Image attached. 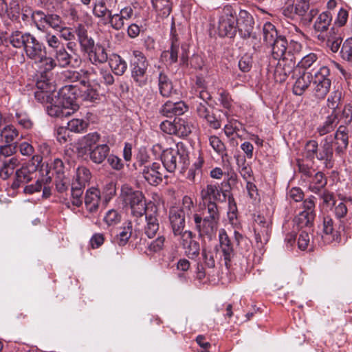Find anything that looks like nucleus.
<instances>
[{
	"instance_id": "obj_32",
	"label": "nucleus",
	"mask_w": 352,
	"mask_h": 352,
	"mask_svg": "<svg viewBox=\"0 0 352 352\" xmlns=\"http://www.w3.org/2000/svg\"><path fill=\"white\" fill-rule=\"evenodd\" d=\"M348 129L345 126L341 125L334 135L333 145L336 151L340 154L344 152L349 144Z\"/></svg>"
},
{
	"instance_id": "obj_64",
	"label": "nucleus",
	"mask_w": 352,
	"mask_h": 352,
	"mask_svg": "<svg viewBox=\"0 0 352 352\" xmlns=\"http://www.w3.org/2000/svg\"><path fill=\"white\" fill-rule=\"evenodd\" d=\"M104 219L109 226H111L119 223L121 217L117 210H110L107 212Z\"/></svg>"
},
{
	"instance_id": "obj_14",
	"label": "nucleus",
	"mask_w": 352,
	"mask_h": 352,
	"mask_svg": "<svg viewBox=\"0 0 352 352\" xmlns=\"http://www.w3.org/2000/svg\"><path fill=\"white\" fill-rule=\"evenodd\" d=\"M153 75H157L156 82L160 94L164 98L171 97L176 94L173 82L164 69L159 65H154Z\"/></svg>"
},
{
	"instance_id": "obj_31",
	"label": "nucleus",
	"mask_w": 352,
	"mask_h": 352,
	"mask_svg": "<svg viewBox=\"0 0 352 352\" xmlns=\"http://www.w3.org/2000/svg\"><path fill=\"white\" fill-rule=\"evenodd\" d=\"M100 202V192L98 188H89L85 196L86 210L90 213H96L98 210Z\"/></svg>"
},
{
	"instance_id": "obj_39",
	"label": "nucleus",
	"mask_w": 352,
	"mask_h": 352,
	"mask_svg": "<svg viewBox=\"0 0 352 352\" xmlns=\"http://www.w3.org/2000/svg\"><path fill=\"white\" fill-rule=\"evenodd\" d=\"M234 237L241 254H243V256H247L252 248V242L250 240L236 230L234 232Z\"/></svg>"
},
{
	"instance_id": "obj_8",
	"label": "nucleus",
	"mask_w": 352,
	"mask_h": 352,
	"mask_svg": "<svg viewBox=\"0 0 352 352\" xmlns=\"http://www.w3.org/2000/svg\"><path fill=\"white\" fill-rule=\"evenodd\" d=\"M160 128L164 133L168 135L186 138L191 133L193 125L188 120L175 118L173 122L168 120L162 122Z\"/></svg>"
},
{
	"instance_id": "obj_38",
	"label": "nucleus",
	"mask_w": 352,
	"mask_h": 352,
	"mask_svg": "<svg viewBox=\"0 0 352 352\" xmlns=\"http://www.w3.org/2000/svg\"><path fill=\"white\" fill-rule=\"evenodd\" d=\"M219 224L220 212L217 203L203 204V217Z\"/></svg>"
},
{
	"instance_id": "obj_22",
	"label": "nucleus",
	"mask_w": 352,
	"mask_h": 352,
	"mask_svg": "<svg viewBox=\"0 0 352 352\" xmlns=\"http://www.w3.org/2000/svg\"><path fill=\"white\" fill-rule=\"evenodd\" d=\"M254 231L256 243L261 245L266 243L271 232L270 222L264 217L258 215L254 219Z\"/></svg>"
},
{
	"instance_id": "obj_62",
	"label": "nucleus",
	"mask_w": 352,
	"mask_h": 352,
	"mask_svg": "<svg viewBox=\"0 0 352 352\" xmlns=\"http://www.w3.org/2000/svg\"><path fill=\"white\" fill-rule=\"evenodd\" d=\"M204 121L213 129H219L221 128V120L216 116L213 110L210 111L204 119Z\"/></svg>"
},
{
	"instance_id": "obj_9",
	"label": "nucleus",
	"mask_w": 352,
	"mask_h": 352,
	"mask_svg": "<svg viewBox=\"0 0 352 352\" xmlns=\"http://www.w3.org/2000/svg\"><path fill=\"white\" fill-rule=\"evenodd\" d=\"M41 162L42 157L40 155H34L32 157V160L28 164L16 170L15 179L11 187L13 189H17L22 184L30 182L33 179L34 174Z\"/></svg>"
},
{
	"instance_id": "obj_10",
	"label": "nucleus",
	"mask_w": 352,
	"mask_h": 352,
	"mask_svg": "<svg viewBox=\"0 0 352 352\" xmlns=\"http://www.w3.org/2000/svg\"><path fill=\"white\" fill-rule=\"evenodd\" d=\"M302 47L301 43L294 38L291 39L289 43H287L286 63L283 64V67H282L283 76L280 77L279 80L280 81L285 80L286 76L297 70L296 69L294 70V69L299 59L298 56L302 50Z\"/></svg>"
},
{
	"instance_id": "obj_33",
	"label": "nucleus",
	"mask_w": 352,
	"mask_h": 352,
	"mask_svg": "<svg viewBox=\"0 0 352 352\" xmlns=\"http://www.w3.org/2000/svg\"><path fill=\"white\" fill-rule=\"evenodd\" d=\"M309 1L310 0H297L295 7L289 6L283 10V14L285 16L292 18V12L300 16H305L309 10Z\"/></svg>"
},
{
	"instance_id": "obj_55",
	"label": "nucleus",
	"mask_w": 352,
	"mask_h": 352,
	"mask_svg": "<svg viewBox=\"0 0 352 352\" xmlns=\"http://www.w3.org/2000/svg\"><path fill=\"white\" fill-rule=\"evenodd\" d=\"M340 55L352 66V38H347L342 44Z\"/></svg>"
},
{
	"instance_id": "obj_21",
	"label": "nucleus",
	"mask_w": 352,
	"mask_h": 352,
	"mask_svg": "<svg viewBox=\"0 0 352 352\" xmlns=\"http://www.w3.org/2000/svg\"><path fill=\"white\" fill-rule=\"evenodd\" d=\"M115 139L113 135L104 137L102 143L96 146L90 152L89 157L96 164H101L108 157L110 151L109 145H113Z\"/></svg>"
},
{
	"instance_id": "obj_5",
	"label": "nucleus",
	"mask_w": 352,
	"mask_h": 352,
	"mask_svg": "<svg viewBox=\"0 0 352 352\" xmlns=\"http://www.w3.org/2000/svg\"><path fill=\"white\" fill-rule=\"evenodd\" d=\"M120 197L126 205L130 206L133 216L142 217L145 214L146 206L142 192L124 185L121 188Z\"/></svg>"
},
{
	"instance_id": "obj_49",
	"label": "nucleus",
	"mask_w": 352,
	"mask_h": 352,
	"mask_svg": "<svg viewBox=\"0 0 352 352\" xmlns=\"http://www.w3.org/2000/svg\"><path fill=\"white\" fill-rule=\"evenodd\" d=\"M34 61L39 64V69L43 72H50L57 65L54 58L46 55V51L41 54L40 59Z\"/></svg>"
},
{
	"instance_id": "obj_7",
	"label": "nucleus",
	"mask_w": 352,
	"mask_h": 352,
	"mask_svg": "<svg viewBox=\"0 0 352 352\" xmlns=\"http://www.w3.org/2000/svg\"><path fill=\"white\" fill-rule=\"evenodd\" d=\"M31 17L36 28L42 32H45L49 28L54 30L60 29L63 21L60 15L56 13H45L42 10L32 12Z\"/></svg>"
},
{
	"instance_id": "obj_41",
	"label": "nucleus",
	"mask_w": 352,
	"mask_h": 352,
	"mask_svg": "<svg viewBox=\"0 0 352 352\" xmlns=\"http://www.w3.org/2000/svg\"><path fill=\"white\" fill-rule=\"evenodd\" d=\"M100 140V135L97 132L89 133L83 136L80 142L79 145L81 149L89 152L93 149V146L96 144Z\"/></svg>"
},
{
	"instance_id": "obj_52",
	"label": "nucleus",
	"mask_w": 352,
	"mask_h": 352,
	"mask_svg": "<svg viewBox=\"0 0 352 352\" xmlns=\"http://www.w3.org/2000/svg\"><path fill=\"white\" fill-rule=\"evenodd\" d=\"M89 126V121L82 118H74L67 122L68 130L75 133H82Z\"/></svg>"
},
{
	"instance_id": "obj_35",
	"label": "nucleus",
	"mask_w": 352,
	"mask_h": 352,
	"mask_svg": "<svg viewBox=\"0 0 352 352\" xmlns=\"http://www.w3.org/2000/svg\"><path fill=\"white\" fill-rule=\"evenodd\" d=\"M109 64L113 72L117 76H122L127 69L126 62L119 55L112 54L109 58Z\"/></svg>"
},
{
	"instance_id": "obj_3",
	"label": "nucleus",
	"mask_w": 352,
	"mask_h": 352,
	"mask_svg": "<svg viewBox=\"0 0 352 352\" xmlns=\"http://www.w3.org/2000/svg\"><path fill=\"white\" fill-rule=\"evenodd\" d=\"M161 160L164 168L169 173H173L177 168L184 170L189 164L188 152L183 148H167L163 151Z\"/></svg>"
},
{
	"instance_id": "obj_6",
	"label": "nucleus",
	"mask_w": 352,
	"mask_h": 352,
	"mask_svg": "<svg viewBox=\"0 0 352 352\" xmlns=\"http://www.w3.org/2000/svg\"><path fill=\"white\" fill-rule=\"evenodd\" d=\"M237 16L236 12L232 6L223 7L219 19L218 34L221 37L233 38L236 34Z\"/></svg>"
},
{
	"instance_id": "obj_19",
	"label": "nucleus",
	"mask_w": 352,
	"mask_h": 352,
	"mask_svg": "<svg viewBox=\"0 0 352 352\" xmlns=\"http://www.w3.org/2000/svg\"><path fill=\"white\" fill-rule=\"evenodd\" d=\"M254 19L246 10H241L237 18L236 32L243 38H250L253 34Z\"/></svg>"
},
{
	"instance_id": "obj_63",
	"label": "nucleus",
	"mask_w": 352,
	"mask_h": 352,
	"mask_svg": "<svg viewBox=\"0 0 352 352\" xmlns=\"http://www.w3.org/2000/svg\"><path fill=\"white\" fill-rule=\"evenodd\" d=\"M16 118L17 122L22 127L29 129H31L33 126V122L30 120L28 115L24 113H16Z\"/></svg>"
},
{
	"instance_id": "obj_46",
	"label": "nucleus",
	"mask_w": 352,
	"mask_h": 352,
	"mask_svg": "<svg viewBox=\"0 0 352 352\" xmlns=\"http://www.w3.org/2000/svg\"><path fill=\"white\" fill-rule=\"evenodd\" d=\"M209 144L213 150L219 155L222 160L227 159L228 155L225 144L217 135H211L209 137Z\"/></svg>"
},
{
	"instance_id": "obj_4",
	"label": "nucleus",
	"mask_w": 352,
	"mask_h": 352,
	"mask_svg": "<svg viewBox=\"0 0 352 352\" xmlns=\"http://www.w3.org/2000/svg\"><path fill=\"white\" fill-rule=\"evenodd\" d=\"M133 57L130 63L131 78L137 86L143 87L148 82V61L145 55L139 50L133 52Z\"/></svg>"
},
{
	"instance_id": "obj_58",
	"label": "nucleus",
	"mask_w": 352,
	"mask_h": 352,
	"mask_svg": "<svg viewBox=\"0 0 352 352\" xmlns=\"http://www.w3.org/2000/svg\"><path fill=\"white\" fill-rule=\"evenodd\" d=\"M181 212L186 217H190L192 214L194 210V204L192 198L188 196H184L182 199V206H178Z\"/></svg>"
},
{
	"instance_id": "obj_54",
	"label": "nucleus",
	"mask_w": 352,
	"mask_h": 352,
	"mask_svg": "<svg viewBox=\"0 0 352 352\" xmlns=\"http://www.w3.org/2000/svg\"><path fill=\"white\" fill-rule=\"evenodd\" d=\"M228 218L229 219L230 223L232 225L237 224V214L238 209L236 203L235 199L232 195H229L228 198Z\"/></svg>"
},
{
	"instance_id": "obj_11",
	"label": "nucleus",
	"mask_w": 352,
	"mask_h": 352,
	"mask_svg": "<svg viewBox=\"0 0 352 352\" xmlns=\"http://www.w3.org/2000/svg\"><path fill=\"white\" fill-rule=\"evenodd\" d=\"M314 199V197H310L304 200L303 210L294 218V222L298 228H311L316 216Z\"/></svg>"
},
{
	"instance_id": "obj_20",
	"label": "nucleus",
	"mask_w": 352,
	"mask_h": 352,
	"mask_svg": "<svg viewBox=\"0 0 352 352\" xmlns=\"http://www.w3.org/2000/svg\"><path fill=\"white\" fill-rule=\"evenodd\" d=\"M201 198L203 204L224 202L226 195L217 184H208L201 190Z\"/></svg>"
},
{
	"instance_id": "obj_60",
	"label": "nucleus",
	"mask_w": 352,
	"mask_h": 352,
	"mask_svg": "<svg viewBox=\"0 0 352 352\" xmlns=\"http://www.w3.org/2000/svg\"><path fill=\"white\" fill-rule=\"evenodd\" d=\"M111 12L112 10L107 9L106 3L103 0L96 3L93 9L94 14L98 18H104L107 15L108 16L109 15V12Z\"/></svg>"
},
{
	"instance_id": "obj_1",
	"label": "nucleus",
	"mask_w": 352,
	"mask_h": 352,
	"mask_svg": "<svg viewBox=\"0 0 352 352\" xmlns=\"http://www.w3.org/2000/svg\"><path fill=\"white\" fill-rule=\"evenodd\" d=\"M8 41L14 47L23 48L26 56L32 60L40 59L46 51L44 44L30 32L14 31L9 35Z\"/></svg>"
},
{
	"instance_id": "obj_57",
	"label": "nucleus",
	"mask_w": 352,
	"mask_h": 352,
	"mask_svg": "<svg viewBox=\"0 0 352 352\" xmlns=\"http://www.w3.org/2000/svg\"><path fill=\"white\" fill-rule=\"evenodd\" d=\"M44 41L49 47L54 50L55 51L63 46L59 38L50 32H46L44 36Z\"/></svg>"
},
{
	"instance_id": "obj_18",
	"label": "nucleus",
	"mask_w": 352,
	"mask_h": 352,
	"mask_svg": "<svg viewBox=\"0 0 352 352\" xmlns=\"http://www.w3.org/2000/svg\"><path fill=\"white\" fill-rule=\"evenodd\" d=\"M77 89L72 85L62 87L57 94V100L61 105L73 111V113L78 109L75 102Z\"/></svg>"
},
{
	"instance_id": "obj_13",
	"label": "nucleus",
	"mask_w": 352,
	"mask_h": 352,
	"mask_svg": "<svg viewBox=\"0 0 352 352\" xmlns=\"http://www.w3.org/2000/svg\"><path fill=\"white\" fill-rule=\"evenodd\" d=\"M147 157H142L140 160V166L142 175L148 184L153 186H157L162 182L164 175V169L160 164L153 162L151 164L144 165Z\"/></svg>"
},
{
	"instance_id": "obj_48",
	"label": "nucleus",
	"mask_w": 352,
	"mask_h": 352,
	"mask_svg": "<svg viewBox=\"0 0 352 352\" xmlns=\"http://www.w3.org/2000/svg\"><path fill=\"white\" fill-rule=\"evenodd\" d=\"M263 41L271 45L279 38L275 26L270 22L265 23L263 27Z\"/></svg>"
},
{
	"instance_id": "obj_44",
	"label": "nucleus",
	"mask_w": 352,
	"mask_h": 352,
	"mask_svg": "<svg viewBox=\"0 0 352 352\" xmlns=\"http://www.w3.org/2000/svg\"><path fill=\"white\" fill-rule=\"evenodd\" d=\"M91 80V79L89 80ZM82 87L80 89V98L82 100L87 102H95L99 98V94L96 89H94L90 84V81L87 85H81Z\"/></svg>"
},
{
	"instance_id": "obj_42",
	"label": "nucleus",
	"mask_w": 352,
	"mask_h": 352,
	"mask_svg": "<svg viewBox=\"0 0 352 352\" xmlns=\"http://www.w3.org/2000/svg\"><path fill=\"white\" fill-rule=\"evenodd\" d=\"M91 177V175L89 170L85 166H80L76 169V175L72 184H76L78 186L85 187Z\"/></svg>"
},
{
	"instance_id": "obj_12",
	"label": "nucleus",
	"mask_w": 352,
	"mask_h": 352,
	"mask_svg": "<svg viewBox=\"0 0 352 352\" xmlns=\"http://www.w3.org/2000/svg\"><path fill=\"white\" fill-rule=\"evenodd\" d=\"M218 238L219 245L215 247L217 254H219L220 256L223 257L225 265L228 268L235 254L233 243L225 229L221 228L219 230Z\"/></svg>"
},
{
	"instance_id": "obj_43",
	"label": "nucleus",
	"mask_w": 352,
	"mask_h": 352,
	"mask_svg": "<svg viewBox=\"0 0 352 352\" xmlns=\"http://www.w3.org/2000/svg\"><path fill=\"white\" fill-rule=\"evenodd\" d=\"M19 164L17 158L13 157L3 162L0 168V177L3 179H8L13 173L16 167Z\"/></svg>"
},
{
	"instance_id": "obj_27",
	"label": "nucleus",
	"mask_w": 352,
	"mask_h": 352,
	"mask_svg": "<svg viewBox=\"0 0 352 352\" xmlns=\"http://www.w3.org/2000/svg\"><path fill=\"white\" fill-rule=\"evenodd\" d=\"M96 74L94 68L90 69L67 70L63 74L65 79L72 82H78L81 85H87L91 76Z\"/></svg>"
},
{
	"instance_id": "obj_34",
	"label": "nucleus",
	"mask_w": 352,
	"mask_h": 352,
	"mask_svg": "<svg viewBox=\"0 0 352 352\" xmlns=\"http://www.w3.org/2000/svg\"><path fill=\"white\" fill-rule=\"evenodd\" d=\"M312 79L313 76L310 72H303L295 82L293 87L294 94L297 96H301L309 87Z\"/></svg>"
},
{
	"instance_id": "obj_17",
	"label": "nucleus",
	"mask_w": 352,
	"mask_h": 352,
	"mask_svg": "<svg viewBox=\"0 0 352 352\" xmlns=\"http://www.w3.org/2000/svg\"><path fill=\"white\" fill-rule=\"evenodd\" d=\"M330 69L327 66H323L315 73L314 83L316 85V91L318 97L326 96L330 88Z\"/></svg>"
},
{
	"instance_id": "obj_23",
	"label": "nucleus",
	"mask_w": 352,
	"mask_h": 352,
	"mask_svg": "<svg viewBox=\"0 0 352 352\" xmlns=\"http://www.w3.org/2000/svg\"><path fill=\"white\" fill-rule=\"evenodd\" d=\"M196 230L200 237L207 236L210 239L216 233L218 223L206 219L197 214L193 215Z\"/></svg>"
},
{
	"instance_id": "obj_47",
	"label": "nucleus",
	"mask_w": 352,
	"mask_h": 352,
	"mask_svg": "<svg viewBox=\"0 0 352 352\" xmlns=\"http://www.w3.org/2000/svg\"><path fill=\"white\" fill-rule=\"evenodd\" d=\"M73 57L65 50V47H60L56 51L55 60L61 67H67L71 65Z\"/></svg>"
},
{
	"instance_id": "obj_51",
	"label": "nucleus",
	"mask_w": 352,
	"mask_h": 352,
	"mask_svg": "<svg viewBox=\"0 0 352 352\" xmlns=\"http://www.w3.org/2000/svg\"><path fill=\"white\" fill-rule=\"evenodd\" d=\"M133 226L131 222L126 223L122 230L116 235V243L120 246L125 245L132 234Z\"/></svg>"
},
{
	"instance_id": "obj_56",
	"label": "nucleus",
	"mask_w": 352,
	"mask_h": 352,
	"mask_svg": "<svg viewBox=\"0 0 352 352\" xmlns=\"http://www.w3.org/2000/svg\"><path fill=\"white\" fill-rule=\"evenodd\" d=\"M317 57L316 55L314 53H310L305 56H303L300 61H298V64H296V68L297 70L296 72H293L296 73L297 71L299 74H300V68L307 69L310 67L314 63L316 60Z\"/></svg>"
},
{
	"instance_id": "obj_26",
	"label": "nucleus",
	"mask_w": 352,
	"mask_h": 352,
	"mask_svg": "<svg viewBox=\"0 0 352 352\" xmlns=\"http://www.w3.org/2000/svg\"><path fill=\"white\" fill-rule=\"evenodd\" d=\"M188 109V107L183 101L173 102L166 101L161 106L159 113L166 118H172L183 115Z\"/></svg>"
},
{
	"instance_id": "obj_24",
	"label": "nucleus",
	"mask_w": 352,
	"mask_h": 352,
	"mask_svg": "<svg viewBox=\"0 0 352 352\" xmlns=\"http://www.w3.org/2000/svg\"><path fill=\"white\" fill-rule=\"evenodd\" d=\"M327 183V179L325 178L322 173H317L312 182V188L316 192L320 193V196L322 199V203L320 204L321 210L322 212H328L329 202L330 201V195L327 190L322 189L325 186Z\"/></svg>"
},
{
	"instance_id": "obj_15",
	"label": "nucleus",
	"mask_w": 352,
	"mask_h": 352,
	"mask_svg": "<svg viewBox=\"0 0 352 352\" xmlns=\"http://www.w3.org/2000/svg\"><path fill=\"white\" fill-rule=\"evenodd\" d=\"M133 14V8L131 6H127L120 9L118 12L113 13V11L109 12L104 23L108 24L112 29L118 31L124 28L126 21L131 19Z\"/></svg>"
},
{
	"instance_id": "obj_45",
	"label": "nucleus",
	"mask_w": 352,
	"mask_h": 352,
	"mask_svg": "<svg viewBox=\"0 0 352 352\" xmlns=\"http://www.w3.org/2000/svg\"><path fill=\"white\" fill-rule=\"evenodd\" d=\"M236 164L240 175L245 182L254 180V176L252 166L246 162L245 159H238Z\"/></svg>"
},
{
	"instance_id": "obj_37",
	"label": "nucleus",
	"mask_w": 352,
	"mask_h": 352,
	"mask_svg": "<svg viewBox=\"0 0 352 352\" xmlns=\"http://www.w3.org/2000/svg\"><path fill=\"white\" fill-rule=\"evenodd\" d=\"M146 224L144 228V232L148 238H153L160 229L159 221L155 215L150 214L145 216Z\"/></svg>"
},
{
	"instance_id": "obj_2",
	"label": "nucleus",
	"mask_w": 352,
	"mask_h": 352,
	"mask_svg": "<svg viewBox=\"0 0 352 352\" xmlns=\"http://www.w3.org/2000/svg\"><path fill=\"white\" fill-rule=\"evenodd\" d=\"M171 28L170 32V47L168 50H164L161 54L163 60L167 62L169 65H173L177 62L178 58H180L181 64H187L188 58V45L186 43L180 44L179 37L175 33V30Z\"/></svg>"
},
{
	"instance_id": "obj_30",
	"label": "nucleus",
	"mask_w": 352,
	"mask_h": 352,
	"mask_svg": "<svg viewBox=\"0 0 352 352\" xmlns=\"http://www.w3.org/2000/svg\"><path fill=\"white\" fill-rule=\"evenodd\" d=\"M169 220L173 234L181 233V230L185 227L184 214L181 212L179 206H172L169 210Z\"/></svg>"
},
{
	"instance_id": "obj_25",
	"label": "nucleus",
	"mask_w": 352,
	"mask_h": 352,
	"mask_svg": "<svg viewBox=\"0 0 352 352\" xmlns=\"http://www.w3.org/2000/svg\"><path fill=\"white\" fill-rule=\"evenodd\" d=\"M74 32L77 36L80 52L87 54L96 45L94 39L88 35L87 30L83 24H77L74 27Z\"/></svg>"
},
{
	"instance_id": "obj_36",
	"label": "nucleus",
	"mask_w": 352,
	"mask_h": 352,
	"mask_svg": "<svg viewBox=\"0 0 352 352\" xmlns=\"http://www.w3.org/2000/svg\"><path fill=\"white\" fill-rule=\"evenodd\" d=\"M152 5L157 16L161 18H167L172 11L170 0H152Z\"/></svg>"
},
{
	"instance_id": "obj_53",
	"label": "nucleus",
	"mask_w": 352,
	"mask_h": 352,
	"mask_svg": "<svg viewBox=\"0 0 352 352\" xmlns=\"http://www.w3.org/2000/svg\"><path fill=\"white\" fill-rule=\"evenodd\" d=\"M85 188L72 184L71 201L73 206L80 207L82 205V194Z\"/></svg>"
},
{
	"instance_id": "obj_29",
	"label": "nucleus",
	"mask_w": 352,
	"mask_h": 352,
	"mask_svg": "<svg viewBox=\"0 0 352 352\" xmlns=\"http://www.w3.org/2000/svg\"><path fill=\"white\" fill-rule=\"evenodd\" d=\"M86 55L88 60L94 65L104 64L109 60L107 49L99 43H96Z\"/></svg>"
},
{
	"instance_id": "obj_50",
	"label": "nucleus",
	"mask_w": 352,
	"mask_h": 352,
	"mask_svg": "<svg viewBox=\"0 0 352 352\" xmlns=\"http://www.w3.org/2000/svg\"><path fill=\"white\" fill-rule=\"evenodd\" d=\"M1 139L6 143H12L19 136V131L12 124L5 126L1 131Z\"/></svg>"
},
{
	"instance_id": "obj_28",
	"label": "nucleus",
	"mask_w": 352,
	"mask_h": 352,
	"mask_svg": "<svg viewBox=\"0 0 352 352\" xmlns=\"http://www.w3.org/2000/svg\"><path fill=\"white\" fill-rule=\"evenodd\" d=\"M329 25L330 18L328 12L321 13L314 24L315 30L319 32L318 35V39L327 41V43L330 41V35L328 31Z\"/></svg>"
},
{
	"instance_id": "obj_40",
	"label": "nucleus",
	"mask_w": 352,
	"mask_h": 352,
	"mask_svg": "<svg viewBox=\"0 0 352 352\" xmlns=\"http://www.w3.org/2000/svg\"><path fill=\"white\" fill-rule=\"evenodd\" d=\"M47 111L48 115L52 117L63 118L73 114L72 110L64 107L57 100L54 104H52L47 107Z\"/></svg>"
},
{
	"instance_id": "obj_61",
	"label": "nucleus",
	"mask_w": 352,
	"mask_h": 352,
	"mask_svg": "<svg viewBox=\"0 0 352 352\" xmlns=\"http://www.w3.org/2000/svg\"><path fill=\"white\" fill-rule=\"evenodd\" d=\"M70 184V180L65 175H59L55 177L56 188L58 192H65Z\"/></svg>"
},
{
	"instance_id": "obj_16",
	"label": "nucleus",
	"mask_w": 352,
	"mask_h": 352,
	"mask_svg": "<svg viewBox=\"0 0 352 352\" xmlns=\"http://www.w3.org/2000/svg\"><path fill=\"white\" fill-rule=\"evenodd\" d=\"M270 45L272 46L273 58L279 60V67L276 69L275 74H279L281 77L283 76L282 67H283V64L286 63L287 41L284 36H279V38Z\"/></svg>"
},
{
	"instance_id": "obj_59",
	"label": "nucleus",
	"mask_w": 352,
	"mask_h": 352,
	"mask_svg": "<svg viewBox=\"0 0 352 352\" xmlns=\"http://www.w3.org/2000/svg\"><path fill=\"white\" fill-rule=\"evenodd\" d=\"M185 250V253L189 258L195 259L199 254L200 246L199 243L193 240L190 242L186 246L183 248Z\"/></svg>"
}]
</instances>
